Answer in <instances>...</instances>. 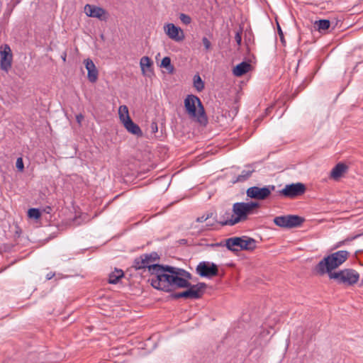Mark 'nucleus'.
Listing matches in <instances>:
<instances>
[{"instance_id": "nucleus-1", "label": "nucleus", "mask_w": 363, "mask_h": 363, "mask_svg": "<svg viewBox=\"0 0 363 363\" xmlns=\"http://www.w3.org/2000/svg\"><path fill=\"white\" fill-rule=\"evenodd\" d=\"M152 274L148 281L152 287L166 292L189 285L191 274L187 271L169 265L152 266Z\"/></svg>"}, {"instance_id": "nucleus-2", "label": "nucleus", "mask_w": 363, "mask_h": 363, "mask_svg": "<svg viewBox=\"0 0 363 363\" xmlns=\"http://www.w3.org/2000/svg\"><path fill=\"white\" fill-rule=\"evenodd\" d=\"M349 255L350 253L347 250H340L332 253L318 262L315 266V271L319 275L328 274L330 277V273H333L332 271L343 264Z\"/></svg>"}, {"instance_id": "nucleus-3", "label": "nucleus", "mask_w": 363, "mask_h": 363, "mask_svg": "<svg viewBox=\"0 0 363 363\" xmlns=\"http://www.w3.org/2000/svg\"><path fill=\"white\" fill-rule=\"evenodd\" d=\"M259 206L257 202H237L233 205L232 212L233 216L231 219L226 220L225 223L230 224V226L245 221L248 216L254 213V210Z\"/></svg>"}, {"instance_id": "nucleus-4", "label": "nucleus", "mask_w": 363, "mask_h": 363, "mask_svg": "<svg viewBox=\"0 0 363 363\" xmlns=\"http://www.w3.org/2000/svg\"><path fill=\"white\" fill-rule=\"evenodd\" d=\"M256 244L257 241L254 238L247 236L233 237L225 240V247L232 252L252 251L256 248Z\"/></svg>"}, {"instance_id": "nucleus-5", "label": "nucleus", "mask_w": 363, "mask_h": 363, "mask_svg": "<svg viewBox=\"0 0 363 363\" xmlns=\"http://www.w3.org/2000/svg\"><path fill=\"white\" fill-rule=\"evenodd\" d=\"M359 273L352 269H345L337 272L330 273V279H335L338 284L351 286L357 282Z\"/></svg>"}, {"instance_id": "nucleus-6", "label": "nucleus", "mask_w": 363, "mask_h": 363, "mask_svg": "<svg viewBox=\"0 0 363 363\" xmlns=\"http://www.w3.org/2000/svg\"><path fill=\"white\" fill-rule=\"evenodd\" d=\"M186 113L191 117H200L204 115V108L199 97L188 95L184 99Z\"/></svg>"}, {"instance_id": "nucleus-7", "label": "nucleus", "mask_w": 363, "mask_h": 363, "mask_svg": "<svg viewBox=\"0 0 363 363\" xmlns=\"http://www.w3.org/2000/svg\"><path fill=\"white\" fill-rule=\"evenodd\" d=\"M159 256L157 252H151L150 254H143L139 257L135 259L133 262V267L136 269H142L147 268L151 275L152 274V266L159 265L158 264H154V262L159 259Z\"/></svg>"}, {"instance_id": "nucleus-8", "label": "nucleus", "mask_w": 363, "mask_h": 363, "mask_svg": "<svg viewBox=\"0 0 363 363\" xmlns=\"http://www.w3.org/2000/svg\"><path fill=\"white\" fill-rule=\"evenodd\" d=\"M304 219L296 215L277 216L274 218L275 225L283 228H294L300 226Z\"/></svg>"}, {"instance_id": "nucleus-9", "label": "nucleus", "mask_w": 363, "mask_h": 363, "mask_svg": "<svg viewBox=\"0 0 363 363\" xmlns=\"http://www.w3.org/2000/svg\"><path fill=\"white\" fill-rule=\"evenodd\" d=\"M275 190L274 185H268L264 187L252 186L247 189L246 194L251 199L264 200L272 191Z\"/></svg>"}, {"instance_id": "nucleus-10", "label": "nucleus", "mask_w": 363, "mask_h": 363, "mask_svg": "<svg viewBox=\"0 0 363 363\" xmlns=\"http://www.w3.org/2000/svg\"><path fill=\"white\" fill-rule=\"evenodd\" d=\"M306 191V186L303 184L298 182L286 184L284 189L279 191V194L286 198H295L303 194Z\"/></svg>"}, {"instance_id": "nucleus-11", "label": "nucleus", "mask_w": 363, "mask_h": 363, "mask_svg": "<svg viewBox=\"0 0 363 363\" xmlns=\"http://www.w3.org/2000/svg\"><path fill=\"white\" fill-rule=\"evenodd\" d=\"M196 273L202 277H211L218 274V267L214 263L201 262L196 267Z\"/></svg>"}, {"instance_id": "nucleus-12", "label": "nucleus", "mask_w": 363, "mask_h": 363, "mask_svg": "<svg viewBox=\"0 0 363 363\" xmlns=\"http://www.w3.org/2000/svg\"><path fill=\"white\" fill-rule=\"evenodd\" d=\"M164 30L169 38L174 41L179 42L183 40L184 38L183 30L179 27L174 26L173 23H168L164 27Z\"/></svg>"}, {"instance_id": "nucleus-13", "label": "nucleus", "mask_w": 363, "mask_h": 363, "mask_svg": "<svg viewBox=\"0 0 363 363\" xmlns=\"http://www.w3.org/2000/svg\"><path fill=\"white\" fill-rule=\"evenodd\" d=\"M1 67L2 69L7 71L11 66L12 55L11 53V48L9 45H5L4 47H1Z\"/></svg>"}, {"instance_id": "nucleus-14", "label": "nucleus", "mask_w": 363, "mask_h": 363, "mask_svg": "<svg viewBox=\"0 0 363 363\" xmlns=\"http://www.w3.org/2000/svg\"><path fill=\"white\" fill-rule=\"evenodd\" d=\"M206 284L199 283L197 284L192 285L189 282V285L186 286L189 298L198 299L201 297L203 291L206 289Z\"/></svg>"}, {"instance_id": "nucleus-15", "label": "nucleus", "mask_w": 363, "mask_h": 363, "mask_svg": "<svg viewBox=\"0 0 363 363\" xmlns=\"http://www.w3.org/2000/svg\"><path fill=\"white\" fill-rule=\"evenodd\" d=\"M84 12L89 17L96 18L100 20L105 18L106 11L101 7L86 4L84 7Z\"/></svg>"}, {"instance_id": "nucleus-16", "label": "nucleus", "mask_w": 363, "mask_h": 363, "mask_svg": "<svg viewBox=\"0 0 363 363\" xmlns=\"http://www.w3.org/2000/svg\"><path fill=\"white\" fill-rule=\"evenodd\" d=\"M85 67L88 72V79L91 82H95L98 79V70L91 60H84Z\"/></svg>"}, {"instance_id": "nucleus-17", "label": "nucleus", "mask_w": 363, "mask_h": 363, "mask_svg": "<svg viewBox=\"0 0 363 363\" xmlns=\"http://www.w3.org/2000/svg\"><path fill=\"white\" fill-rule=\"evenodd\" d=\"M125 129L130 133L136 135V136H142L143 132L140 128L135 123L131 118L127 120L124 123H123Z\"/></svg>"}, {"instance_id": "nucleus-18", "label": "nucleus", "mask_w": 363, "mask_h": 363, "mask_svg": "<svg viewBox=\"0 0 363 363\" xmlns=\"http://www.w3.org/2000/svg\"><path fill=\"white\" fill-rule=\"evenodd\" d=\"M347 169V166L343 163L337 164L330 172V177L334 179H339Z\"/></svg>"}, {"instance_id": "nucleus-19", "label": "nucleus", "mask_w": 363, "mask_h": 363, "mask_svg": "<svg viewBox=\"0 0 363 363\" xmlns=\"http://www.w3.org/2000/svg\"><path fill=\"white\" fill-rule=\"evenodd\" d=\"M255 171L254 168L251 165L245 166V169L241 172L234 182H242L247 180Z\"/></svg>"}, {"instance_id": "nucleus-20", "label": "nucleus", "mask_w": 363, "mask_h": 363, "mask_svg": "<svg viewBox=\"0 0 363 363\" xmlns=\"http://www.w3.org/2000/svg\"><path fill=\"white\" fill-rule=\"evenodd\" d=\"M251 65L246 62L238 64L233 69V74L237 77H240L246 74L250 69Z\"/></svg>"}, {"instance_id": "nucleus-21", "label": "nucleus", "mask_w": 363, "mask_h": 363, "mask_svg": "<svg viewBox=\"0 0 363 363\" xmlns=\"http://www.w3.org/2000/svg\"><path fill=\"white\" fill-rule=\"evenodd\" d=\"M124 275L123 272L121 269H116L114 272H111L108 277V283L111 284H116L118 282L119 279Z\"/></svg>"}, {"instance_id": "nucleus-22", "label": "nucleus", "mask_w": 363, "mask_h": 363, "mask_svg": "<svg viewBox=\"0 0 363 363\" xmlns=\"http://www.w3.org/2000/svg\"><path fill=\"white\" fill-rule=\"evenodd\" d=\"M118 115L122 123H124L127 120L130 118L128 108L125 105L120 106L118 108Z\"/></svg>"}, {"instance_id": "nucleus-23", "label": "nucleus", "mask_w": 363, "mask_h": 363, "mask_svg": "<svg viewBox=\"0 0 363 363\" xmlns=\"http://www.w3.org/2000/svg\"><path fill=\"white\" fill-rule=\"evenodd\" d=\"M314 26L319 32H323L330 28V22L327 19L319 20L315 22Z\"/></svg>"}, {"instance_id": "nucleus-24", "label": "nucleus", "mask_w": 363, "mask_h": 363, "mask_svg": "<svg viewBox=\"0 0 363 363\" xmlns=\"http://www.w3.org/2000/svg\"><path fill=\"white\" fill-rule=\"evenodd\" d=\"M194 86L198 91H201L204 89V82L199 74L194 77Z\"/></svg>"}, {"instance_id": "nucleus-25", "label": "nucleus", "mask_w": 363, "mask_h": 363, "mask_svg": "<svg viewBox=\"0 0 363 363\" xmlns=\"http://www.w3.org/2000/svg\"><path fill=\"white\" fill-rule=\"evenodd\" d=\"M161 66L166 68L169 73L174 70V67L171 64V59L169 57H164L161 62Z\"/></svg>"}, {"instance_id": "nucleus-26", "label": "nucleus", "mask_w": 363, "mask_h": 363, "mask_svg": "<svg viewBox=\"0 0 363 363\" xmlns=\"http://www.w3.org/2000/svg\"><path fill=\"white\" fill-rule=\"evenodd\" d=\"M140 65L143 72H145V68H148L152 65V61L148 57H143L140 59Z\"/></svg>"}, {"instance_id": "nucleus-27", "label": "nucleus", "mask_w": 363, "mask_h": 363, "mask_svg": "<svg viewBox=\"0 0 363 363\" xmlns=\"http://www.w3.org/2000/svg\"><path fill=\"white\" fill-rule=\"evenodd\" d=\"M231 216H233V212H232V213L229 211L225 212L224 214L220 216V220L218 221V223L220 224L223 226V225H230V224H226V223H225V222L226 220H230Z\"/></svg>"}, {"instance_id": "nucleus-28", "label": "nucleus", "mask_w": 363, "mask_h": 363, "mask_svg": "<svg viewBox=\"0 0 363 363\" xmlns=\"http://www.w3.org/2000/svg\"><path fill=\"white\" fill-rule=\"evenodd\" d=\"M28 216L32 218L38 219L40 217V212L38 208H30L28 210Z\"/></svg>"}, {"instance_id": "nucleus-29", "label": "nucleus", "mask_w": 363, "mask_h": 363, "mask_svg": "<svg viewBox=\"0 0 363 363\" xmlns=\"http://www.w3.org/2000/svg\"><path fill=\"white\" fill-rule=\"evenodd\" d=\"M179 19L185 25H189L191 22V18L185 13H180Z\"/></svg>"}, {"instance_id": "nucleus-30", "label": "nucleus", "mask_w": 363, "mask_h": 363, "mask_svg": "<svg viewBox=\"0 0 363 363\" xmlns=\"http://www.w3.org/2000/svg\"><path fill=\"white\" fill-rule=\"evenodd\" d=\"M16 168L18 169V171H20V172L23 171L24 164H23V159L21 157L17 158V160L16 162Z\"/></svg>"}, {"instance_id": "nucleus-31", "label": "nucleus", "mask_w": 363, "mask_h": 363, "mask_svg": "<svg viewBox=\"0 0 363 363\" xmlns=\"http://www.w3.org/2000/svg\"><path fill=\"white\" fill-rule=\"evenodd\" d=\"M213 217V213L207 214L206 216L203 215L202 216L198 217L196 218V221L199 223H203L206 220H207L209 218H211Z\"/></svg>"}, {"instance_id": "nucleus-32", "label": "nucleus", "mask_w": 363, "mask_h": 363, "mask_svg": "<svg viewBox=\"0 0 363 363\" xmlns=\"http://www.w3.org/2000/svg\"><path fill=\"white\" fill-rule=\"evenodd\" d=\"M202 43H203V46L205 47L206 50H208L211 48V43L206 37H203L202 38Z\"/></svg>"}, {"instance_id": "nucleus-33", "label": "nucleus", "mask_w": 363, "mask_h": 363, "mask_svg": "<svg viewBox=\"0 0 363 363\" xmlns=\"http://www.w3.org/2000/svg\"><path fill=\"white\" fill-rule=\"evenodd\" d=\"M241 33H242L241 30L240 31H238L235 33V41H236V43H237L238 46H240L241 45V41H242Z\"/></svg>"}, {"instance_id": "nucleus-34", "label": "nucleus", "mask_w": 363, "mask_h": 363, "mask_svg": "<svg viewBox=\"0 0 363 363\" xmlns=\"http://www.w3.org/2000/svg\"><path fill=\"white\" fill-rule=\"evenodd\" d=\"M218 220H217L216 219V218H213V221H212V222H211V221H208V222L207 223V224H206V226H207V227H208V228H210V227H213L216 223H218Z\"/></svg>"}, {"instance_id": "nucleus-35", "label": "nucleus", "mask_w": 363, "mask_h": 363, "mask_svg": "<svg viewBox=\"0 0 363 363\" xmlns=\"http://www.w3.org/2000/svg\"><path fill=\"white\" fill-rule=\"evenodd\" d=\"M278 33H279V35L280 36V39L281 40V42H284V35H283V32L280 28L279 26H278Z\"/></svg>"}, {"instance_id": "nucleus-36", "label": "nucleus", "mask_w": 363, "mask_h": 363, "mask_svg": "<svg viewBox=\"0 0 363 363\" xmlns=\"http://www.w3.org/2000/svg\"><path fill=\"white\" fill-rule=\"evenodd\" d=\"M182 298H189L187 290L181 292Z\"/></svg>"}, {"instance_id": "nucleus-37", "label": "nucleus", "mask_w": 363, "mask_h": 363, "mask_svg": "<svg viewBox=\"0 0 363 363\" xmlns=\"http://www.w3.org/2000/svg\"><path fill=\"white\" fill-rule=\"evenodd\" d=\"M172 296L174 298H182L181 292L175 293V294H172Z\"/></svg>"}, {"instance_id": "nucleus-38", "label": "nucleus", "mask_w": 363, "mask_h": 363, "mask_svg": "<svg viewBox=\"0 0 363 363\" xmlns=\"http://www.w3.org/2000/svg\"><path fill=\"white\" fill-rule=\"evenodd\" d=\"M76 118H77V122L79 123H80L81 121L83 120L84 116L82 114H79V115L77 116Z\"/></svg>"}, {"instance_id": "nucleus-39", "label": "nucleus", "mask_w": 363, "mask_h": 363, "mask_svg": "<svg viewBox=\"0 0 363 363\" xmlns=\"http://www.w3.org/2000/svg\"><path fill=\"white\" fill-rule=\"evenodd\" d=\"M55 276V273L50 272L47 274L46 278L48 280L51 279Z\"/></svg>"}, {"instance_id": "nucleus-40", "label": "nucleus", "mask_w": 363, "mask_h": 363, "mask_svg": "<svg viewBox=\"0 0 363 363\" xmlns=\"http://www.w3.org/2000/svg\"><path fill=\"white\" fill-rule=\"evenodd\" d=\"M346 241L347 240L339 242L338 243H337L335 247H339L342 246Z\"/></svg>"}, {"instance_id": "nucleus-41", "label": "nucleus", "mask_w": 363, "mask_h": 363, "mask_svg": "<svg viewBox=\"0 0 363 363\" xmlns=\"http://www.w3.org/2000/svg\"><path fill=\"white\" fill-rule=\"evenodd\" d=\"M62 58L63 61H65V60H66V55H65L64 56H62Z\"/></svg>"}, {"instance_id": "nucleus-42", "label": "nucleus", "mask_w": 363, "mask_h": 363, "mask_svg": "<svg viewBox=\"0 0 363 363\" xmlns=\"http://www.w3.org/2000/svg\"><path fill=\"white\" fill-rule=\"evenodd\" d=\"M152 129L157 130V126H155V128L152 127Z\"/></svg>"}, {"instance_id": "nucleus-43", "label": "nucleus", "mask_w": 363, "mask_h": 363, "mask_svg": "<svg viewBox=\"0 0 363 363\" xmlns=\"http://www.w3.org/2000/svg\"><path fill=\"white\" fill-rule=\"evenodd\" d=\"M152 129L157 130V126H155V128L152 127Z\"/></svg>"}, {"instance_id": "nucleus-44", "label": "nucleus", "mask_w": 363, "mask_h": 363, "mask_svg": "<svg viewBox=\"0 0 363 363\" xmlns=\"http://www.w3.org/2000/svg\"><path fill=\"white\" fill-rule=\"evenodd\" d=\"M152 129L157 130V126H155V128L152 127Z\"/></svg>"}, {"instance_id": "nucleus-45", "label": "nucleus", "mask_w": 363, "mask_h": 363, "mask_svg": "<svg viewBox=\"0 0 363 363\" xmlns=\"http://www.w3.org/2000/svg\"><path fill=\"white\" fill-rule=\"evenodd\" d=\"M361 285H363V278H362V282H361Z\"/></svg>"}]
</instances>
